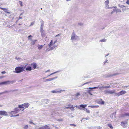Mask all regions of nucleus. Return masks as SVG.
I'll return each mask as SVG.
<instances>
[{"label":"nucleus","mask_w":129,"mask_h":129,"mask_svg":"<svg viewBox=\"0 0 129 129\" xmlns=\"http://www.w3.org/2000/svg\"><path fill=\"white\" fill-rule=\"evenodd\" d=\"M29 104L28 103H26L22 105H19L18 106V108H20V110H21V111H23L25 108L28 107Z\"/></svg>","instance_id":"obj_1"},{"label":"nucleus","mask_w":129,"mask_h":129,"mask_svg":"<svg viewBox=\"0 0 129 129\" xmlns=\"http://www.w3.org/2000/svg\"><path fill=\"white\" fill-rule=\"evenodd\" d=\"M15 81L7 80L0 82V86L2 85H6L9 84H12L15 82Z\"/></svg>","instance_id":"obj_2"},{"label":"nucleus","mask_w":129,"mask_h":129,"mask_svg":"<svg viewBox=\"0 0 129 129\" xmlns=\"http://www.w3.org/2000/svg\"><path fill=\"white\" fill-rule=\"evenodd\" d=\"M49 47L50 48L49 49L48 51L54 49L55 47H56L58 45H56L55 44H53V41L51 40L50 42V43L48 44Z\"/></svg>","instance_id":"obj_3"},{"label":"nucleus","mask_w":129,"mask_h":129,"mask_svg":"<svg viewBox=\"0 0 129 129\" xmlns=\"http://www.w3.org/2000/svg\"><path fill=\"white\" fill-rule=\"evenodd\" d=\"M26 65L24 67H17V73H20L25 71L24 69L25 68Z\"/></svg>","instance_id":"obj_4"},{"label":"nucleus","mask_w":129,"mask_h":129,"mask_svg":"<svg viewBox=\"0 0 129 129\" xmlns=\"http://www.w3.org/2000/svg\"><path fill=\"white\" fill-rule=\"evenodd\" d=\"M78 38V37L77 36L74 32H73L72 34L71 40L72 41L73 40H76Z\"/></svg>","instance_id":"obj_5"},{"label":"nucleus","mask_w":129,"mask_h":129,"mask_svg":"<svg viewBox=\"0 0 129 129\" xmlns=\"http://www.w3.org/2000/svg\"><path fill=\"white\" fill-rule=\"evenodd\" d=\"M121 126L124 128H126L128 125V122L127 120H125L124 121L121 122Z\"/></svg>","instance_id":"obj_6"},{"label":"nucleus","mask_w":129,"mask_h":129,"mask_svg":"<svg viewBox=\"0 0 129 129\" xmlns=\"http://www.w3.org/2000/svg\"><path fill=\"white\" fill-rule=\"evenodd\" d=\"M109 0H107L104 2L105 8L106 9H110V7H109Z\"/></svg>","instance_id":"obj_7"},{"label":"nucleus","mask_w":129,"mask_h":129,"mask_svg":"<svg viewBox=\"0 0 129 129\" xmlns=\"http://www.w3.org/2000/svg\"><path fill=\"white\" fill-rule=\"evenodd\" d=\"M87 106V105L86 104H81L79 106H78L77 105H76L75 107L78 108L79 109L82 110V108L80 107L84 108L86 107Z\"/></svg>","instance_id":"obj_8"},{"label":"nucleus","mask_w":129,"mask_h":129,"mask_svg":"<svg viewBox=\"0 0 129 129\" xmlns=\"http://www.w3.org/2000/svg\"><path fill=\"white\" fill-rule=\"evenodd\" d=\"M126 93L127 92L125 90H122L119 93H116V95L118 96L120 95H122L123 94H124Z\"/></svg>","instance_id":"obj_9"},{"label":"nucleus","mask_w":129,"mask_h":129,"mask_svg":"<svg viewBox=\"0 0 129 129\" xmlns=\"http://www.w3.org/2000/svg\"><path fill=\"white\" fill-rule=\"evenodd\" d=\"M119 7L122 9V10L123 12H124L127 10V9L124 8L126 7V6L123 5L119 4L118 5Z\"/></svg>","instance_id":"obj_10"},{"label":"nucleus","mask_w":129,"mask_h":129,"mask_svg":"<svg viewBox=\"0 0 129 129\" xmlns=\"http://www.w3.org/2000/svg\"><path fill=\"white\" fill-rule=\"evenodd\" d=\"M0 115L7 116L8 115L6 111H0Z\"/></svg>","instance_id":"obj_11"},{"label":"nucleus","mask_w":129,"mask_h":129,"mask_svg":"<svg viewBox=\"0 0 129 129\" xmlns=\"http://www.w3.org/2000/svg\"><path fill=\"white\" fill-rule=\"evenodd\" d=\"M15 109H15V110L14 111H11L9 113L11 114V115L10 116L11 117L16 116V115H14V114H15L16 113V110H15Z\"/></svg>","instance_id":"obj_12"},{"label":"nucleus","mask_w":129,"mask_h":129,"mask_svg":"<svg viewBox=\"0 0 129 129\" xmlns=\"http://www.w3.org/2000/svg\"><path fill=\"white\" fill-rule=\"evenodd\" d=\"M65 90H61L59 91H58L57 90H53L51 91V92L52 93H61L62 92L64 91Z\"/></svg>","instance_id":"obj_13"},{"label":"nucleus","mask_w":129,"mask_h":129,"mask_svg":"<svg viewBox=\"0 0 129 129\" xmlns=\"http://www.w3.org/2000/svg\"><path fill=\"white\" fill-rule=\"evenodd\" d=\"M57 78V77H54L53 78L48 79H46L44 81L46 82V81H51L53 80L56 78Z\"/></svg>","instance_id":"obj_14"},{"label":"nucleus","mask_w":129,"mask_h":129,"mask_svg":"<svg viewBox=\"0 0 129 129\" xmlns=\"http://www.w3.org/2000/svg\"><path fill=\"white\" fill-rule=\"evenodd\" d=\"M49 101V100L48 99L43 100L42 101L43 104H48Z\"/></svg>","instance_id":"obj_15"},{"label":"nucleus","mask_w":129,"mask_h":129,"mask_svg":"<svg viewBox=\"0 0 129 129\" xmlns=\"http://www.w3.org/2000/svg\"><path fill=\"white\" fill-rule=\"evenodd\" d=\"M106 93H109L110 94H112L115 93V90H109L105 91Z\"/></svg>","instance_id":"obj_16"},{"label":"nucleus","mask_w":129,"mask_h":129,"mask_svg":"<svg viewBox=\"0 0 129 129\" xmlns=\"http://www.w3.org/2000/svg\"><path fill=\"white\" fill-rule=\"evenodd\" d=\"M72 107H65V109H70L72 111H74L75 109L74 108L75 107H73V106H72Z\"/></svg>","instance_id":"obj_17"},{"label":"nucleus","mask_w":129,"mask_h":129,"mask_svg":"<svg viewBox=\"0 0 129 129\" xmlns=\"http://www.w3.org/2000/svg\"><path fill=\"white\" fill-rule=\"evenodd\" d=\"M14 90L5 91L3 92L0 93L1 95L5 93H8L11 92H13Z\"/></svg>","instance_id":"obj_18"},{"label":"nucleus","mask_w":129,"mask_h":129,"mask_svg":"<svg viewBox=\"0 0 129 129\" xmlns=\"http://www.w3.org/2000/svg\"><path fill=\"white\" fill-rule=\"evenodd\" d=\"M18 5H20V7H22L23 6L22 2L20 1L18 2Z\"/></svg>","instance_id":"obj_19"},{"label":"nucleus","mask_w":129,"mask_h":129,"mask_svg":"<svg viewBox=\"0 0 129 129\" xmlns=\"http://www.w3.org/2000/svg\"><path fill=\"white\" fill-rule=\"evenodd\" d=\"M37 41L36 40H32L31 41L30 44L31 45H34L35 44V42H36Z\"/></svg>","instance_id":"obj_20"},{"label":"nucleus","mask_w":129,"mask_h":129,"mask_svg":"<svg viewBox=\"0 0 129 129\" xmlns=\"http://www.w3.org/2000/svg\"><path fill=\"white\" fill-rule=\"evenodd\" d=\"M32 70V68L31 66H28L27 67L26 69V70L27 71H30Z\"/></svg>","instance_id":"obj_21"},{"label":"nucleus","mask_w":129,"mask_h":129,"mask_svg":"<svg viewBox=\"0 0 129 129\" xmlns=\"http://www.w3.org/2000/svg\"><path fill=\"white\" fill-rule=\"evenodd\" d=\"M60 71H56L54 72H53V73H51V74H50V75H48V76H47V77H48L49 76H50V75H53V74H55L56 73H58Z\"/></svg>","instance_id":"obj_22"},{"label":"nucleus","mask_w":129,"mask_h":129,"mask_svg":"<svg viewBox=\"0 0 129 129\" xmlns=\"http://www.w3.org/2000/svg\"><path fill=\"white\" fill-rule=\"evenodd\" d=\"M116 115V112L113 113L112 115V116H111V118H114L113 116H114V117H115Z\"/></svg>","instance_id":"obj_23"},{"label":"nucleus","mask_w":129,"mask_h":129,"mask_svg":"<svg viewBox=\"0 0 129 129\" xmlns=\"http://www.w3.org/2000/svg\"><path fill=\"white\" fill-rule=\"evenodd\" d=\"M100 100L101 101H99V103L101 104H104L105 102L103 101H102V100L101 99H100Z\"/></svg>","instance_id":"obj_24"},{"label":"nucleus","mask_w":129,"mask_h":129,"mask_svg":"<svg viewBox=\"0 0 129 129\" xmlns=\"http://www.w3.org/2000/svg\"><path fill=\"white\" fill-rule=\"evenodd\" d=\"M88 107L93 108H97L99 106H88Z\"/></svg>","instance_id":"obj_25"},{"label":"nucleus","mask_w":129,"mask_h":129,"mask_svg":"<svg viewBox=\"0 0 129 129\" xmlns=\"http://www.w3.org/2000/svg\"><path fill=\"white\" fill-rule=\"evenodd\" d=\"M38 47L39 50H40L43 47V45H40L39 44L38 45Z\"/></svg>","instance_id":"obj_26"},{"label":"nucleus","mask_w":129,"mask_h":129,"mask_svg":"<svg viewBox=\"0 0 129 129\" xmlns=\"http://www.w3.org/2000/svg\"><path fill=\"white\" fill-rule=\"evenodd\" d=\"M44 126L45 129H50V127L48 125H46Z\"/></svg>","instance_id":"obj_27"},{"label":"nucleus","mask_w":129,"mask_h":129,"mask_svg":"<svg viewBox=\"0 0 129 129\" xmlns=\"http://www.w3.org/2000/svg\"><path fill=\"white\" fill-rule=\"evenodd\" d=\"M83 110H85L86 112L88 113H89L90 112V111L89 110L87 109L86 108H84V109H83Z\"/></svg>","instance_id":"obj_28"},{"label":"nucleus","mask_w":129,"mask_h":129,"mask_svg":"<svg viewBox=\"0 0 129 129\" xmlns=\"http://www.w3.org/2000/svg\"><path fill=\"white\" fill-rule=\"evenodd\" d=\"M116 13H117L118 12H121V10L119 9H116Z\"/></svg>","instance_id":"obj_29"},{"label":"nucleus","mask_w":129,"mask_h":129,"mask_svg":"<svg viewBox=\"0 0 129 129\" xmlns=\"http://www.w3.org/2000/svg\"><path fill=\"white\" fill-rule=\"evenodd\" d=\"M92 82L91 81H90L89 82H88L85 83H84V84H82L81 85V86H83L84 85H85V84H89V83H91Z\"/></svg>","instance_id":"obj_30"},{"label":"nucleus","mask_w":129,"mask_h":129,"mask_svg":"<svg viewBox=\"0 0 129 129\" xmlns=\"http://www.w3.org/2000/svg\"><path fill=\"white\" fill-rule=\"evenodd\" d=\"M99 86L98 87H89V88L88 89H96L98 87H99Z\"/></svg>","instance_id":"obj_31"},{"label":"nucleus","mask_w":129,"mask_h":129,"mask_svg":"<svg viewBox=\"0 0 129 129\" xmlns=\"http://www.w3.org/2000/svg\"><path fill=\"white\" fill-rule=\"evenodd\" d=\"M32 36L31 35H30L28 37V40H30L31 41L32 40Z\"/></svg>","instance_id":"obj_32"},{"label":"nucleus","mask_w":129,"mask_h":129,"mask_svg":"<svg viewBox=\"0 0 129 129\" xmlns=\"http://www.w3.org/2000/svg\"><path fill=\"white\" fill-rule=\"evenodd\" d=\"M33 66L34 69H35L37 67V64L36 63H33Z\"/></svg>","instance_id":"obj_33"},{"label":"nucleus","mask_w":129,"mask_h":129,"mask_svg":"<svg viewBox=\"0 0 129 129\" xmlns=\"http://www.w3.org/2000/svg\"><path fill=\"white\" fill-rule=\"evenodd\" d=\"M24 129H28V126L27 125H25L23 127Z\"/></svg>","instance_id":"obj_34"},{"label":"nucleus","mask_w":129,"mask_h":129,"mask_svg":"<svg viewBox=\"0 0 129 129\" xmlns=\"http://www.w3.org/2000/svg\"><path fill=\"white\" fill-rule=\"evenodd\" d=\"M41 26L43 27V26L44 25V22L42 20H41Z\"/></svg>","instance_id":"obj_35"},{"label":"nucleus","mask_w":129,"mask_h":129,"mask_svg":"<svg viewBox=\"0 0 129 129\" xmlns=\"http://www.w3.org/2000/svg\"><path fill=\"white\" fill-rule=\"evenodd\" d=\"M4 12H5L6 13H10L8 12V10L6 9L5 8V9H4Z\"/></svg>","instance_id":"obj_36"},{"label":"nucleus","mask_w":129,"mask_h":129,"mask_svg":"<svg viewBox=\"0 0 129 129\" xmlns=\"http://www.w3.org/2000/svg\"><path fill=\"white\" fill-rule=\"evenodd\" d=\"M118 74V73H116V74H113L110 75L109 76V77L113 76H115V75H117Z\"/></svg>","instance_id":"obj_37"},{"label":"nucleus","mask_w":129,"mask_h":129,"mask_svg":"<svg viewBox=\"0 0 129 129\" xmlns=\"http://www.w3.org/2000/svg\"><path fill=\"white\" fill-rule=\"evenodd\" d=\"M108 126H109L111 129H113V127L111 124H109L108 125Z\"/></svg>","instance_id":"obj_38"},{"label":"nucleus","mask_w":129,"mask_h":129,"mask_svg":"<svg viewBox=\"0 0 129 129\" xmlns=\"http://www.w3.org/2000/svg\"><path fill=\"white\" fill-rule=\"evenodd\" d=\"M116 11V9H114L111 12V14H112Z\"/></svg>","instance_id":"obj_39"},{"label":"nucleus","mask_w":129,"mask_h":129,"mask_svg":"<svg viewBox=\"0 0 129 129\" xmlns=\"http://www.w3.org/2000/svg\"><path fill=\"white\" fill-rule=\"evenodd\" d=\"M70 126H73L74 127H75L76 126V125L74 124H70Z\"/></svg>","instance_id":"obj_40"},{"label":"nucleus","mask_w":129,"mask_h":129,"mask_svg":"<svg viewBox=\"0 0 129 129\" xmlns=\"http://www.w3.org/2000/svg\"><path fill=\"white\" fill-rule=\"evenodd\" d=\"M29 123L30 124H32L35 125H36V124L33 123L32 121H29Z\"/></svg>","instance_id":"obj_41"},{"label":"nucleus","mask_w":129,"mask_h":129,"mask_svg":"<svg viewBox=\"0 0 129 129\" xmlns=\"http://www.w3.org/2000/svg\"><path fill=\"white\" fill-rule=\"evenodd\" d=\"M100 41L101 42H105L106 41V39H102L100 40Z\"/></svg>","instance_id":"obj_42"},{"label":"nucleus","mask_w":129,"mask_h":129,"mask_svg":"<svg viewBox=\"0 0 129 129\" xmlns=\"http://www.w3.org/2000/svg\"><path fill=\"white\" fill-rule=\"evenodd\" d=\"M81 95L79 93H78L75 95L76 96L78 97V96H80Z\"/></svg>","instance_id":"obj_43"},{"label":"nucleus","mask_w":129,"mask_h":129,"mask_svg":"<svg viewBox=\"0 0 129 129\" xmlns=\"http://www.w3.org/2000/svg\"><path fill=\"white\" fill-rule=\"evenodd\" d=\"M40 31L41 32H44V31L43 29H40Z\"/></svg>","instance_id":"obj_44"},{"label":"nucleus","mask_w":129,"mask_h":129,"mask_svg":"<svg viewBox=\"0 0 129 129\" xmlns=\"http://www.w3.org/2000/svg\"><path fill=\"white\" fill-rule=\"evenodd\" d=\"M41 35L42 36H44V32H41Z\"/></svg>","instance_id":"obj_45"},{"label":"nucleus","mask_w":129,"mask_h":129,"mask_svg":"<svg viewBox=\"0 0 129 129\" xmlns=\"http://www.w3.org/2000/svg\"><path fill=\"white\" fill-rule=\"evenodd\" d=\"M126 3L127 4L129 5V0H127L126 2Z\"/></svg>","instance_id":"obj_46"},{"label":"nucleus","mask_w":129,"mask_h":129,"mask_svg":"<svg viewBox=\"0 0 129 129\" xmlns=\"http://www.w3.org/2000/svg\"><path fill=\"white\" fill-rule=\"evenodd\" d=\"M78 24L80 26H81L83 25V24L82 23H79Z\"/></svg>","instance_id":"obj_47"},{"label":"nucleus","mask_w":129,"mask_h":129,"mask_svg":"<svg viewBox=\"0 0 129 129\" xmlns=\"http://www.w3.org/2000/svg\"><path fill=\"white\" fill-rule=\"evenodd\" d=\"M125 115L126 116H129V113H126L125 114Z\"/></svg>","instance_id":"obj_48"},{"label":"nucleus","mask_w":129,"mask_h":129,"mask_svg":"<svg viewBox=\"0 0 129 129\" xmlns=\"http://www.w3.org/2000/svg\"><path fill=\"white\" fill-rule=\"evenodd\" d=\"M110 86H107L104 87V88H110Z\"/></svg>","instance_id":"obj_49"},{"label":"nucleus","mask_w":129,"mask_h":129,"mask_svg":"<svg viewBox=\"0 0 129 129\" xmlns=\"http://www.w3.org/2000/svg\"><path fill=\"white\" fill-rule=\"evenodd\" d=\"M39 129H45L44 126H42L41 127H40Z\"/></svg>","instance_id":"obj_50"},{"label":"nucleus","mask_w":129,"mask_h":129,"mask_svg":"<svg viewBox=\"0 0 129 129\" xmlns=\"http://www.w3.org/2000/svg\"><path fill=\"white\" fill-rule=\"evenodd\" d=\"M57 42V40H55L53 43V44H55V43Z\"/></svg>","instance_id":"obj_51"},{"label":"nucleus","mask_w":129,"mask_h":129,"mask_svg":"<svg viewBox=\"0 0 129 129\" xmlns=\"http://www.w3.org/2000/svg\"><path fill=\"white\" fill-rule=\"evenodd\" d=\"M1 73L2 74H5L6 73V72L5 71H3V72H1Z\"/></svg>","instance_id":"obj_52"},{"label":"nucleus","mask_w":129,"mask_h":129,"mask_svg":"<svg viewBox=\"0 0 129 129\" xmlns=\"http://www.w3.org/2000/svg\"><path fill=\"white\" fill-rule=\"evenodd\" d=\"M111 8H110V9H112L113 8H117V7H116V6H113L112 7H110Z\"/></svg>","instance_id":"obj_53"},{"label":"nucleus","mask_w":129,"mask_h":129,"mask_svg":"<svg viewBox=\"0 0 129 129\" xmlns=\"http://www.w3.org/2000/svg\"><path fill=\"white\" fill-rule=\"evenodd\" d=\"M17 113L18 112V111L19 110V109H18V108H17Z\"/></svg>","instance_id":"obj_54"},{"label":"nucleus","mask_w":129,"mask_h":129,"mask_svg":"<svg viewBox=\"0 0 129 129\" xmlns=\"http://www.w3.org/2000/svg\"><path fill=\"white\" fill-rule=\"evenodd\" d=\"M62 120H63L62 119H58L57 120V121H62Z\"/></svg>","instance_id":"obj_55"},{"label":"nucleus","mask_w":129,"mask_h":129,"mask_svg":"<svg viewBox=\"0 0 129 129\" xmlns=\"http://www.w3.org/2000/svg\"><path fill=\"white\" fill-rule=\"evenodd\" d=\"M34 24V22H31V24L30 25V26H32V25H33Z\"/></svg>","instance_id":"obj_56"},{"label":"nucleus","mask_w":129,"mask_h":129,"mask_svg":"<svg viewBox=\"0 0 129 129\" xmlns=\"http://www.w3.org/2000/svg\"><path fill=\"white\" fill-rule=\"evenodd\" d=\"M107 61H108L107 60H105V61L104 62V64H105L107 62Z\"/></svg>","instance_id":"obj_57"},{"label":"nucleus","mask_w":129,"mask_h":129,"mask_svg":"<svg viewBox=\"0 0 129 129\" xmlns=\"http://www.w3.org/2000/svg\"><path fill=\"white\" fill-rule=\"evenodd\" d=\"M50 71V70L49 69V70H47L45 72V73H46V72H49Z\"/></svg>","instance_id":"obj_58"},{"label":"nucleus","mask_w":129,"mask_h":129,"mask_svg":"<svg viewBox=\"0 0 129 129\" xmlns=\"http://www.w3.org/2000/svg\"><path fill=\"white\" fill-rule=\"evenodd\" d=\"M0 8L1 9H2V10H3V11H4V9H5V8H2V7H0Z\"/></svg>","instance_id":"obj_59"},{"label":"nucleus","mask_w":129,"mask_h":129,"mask_svg":"<svg viewBox=\"0 0 129 129\" xmlns=\"http://www.w3.org/2000/svg\"><path fill=\"white\" fill-rule=\"evenodd\" d=\"M4 77V76H0V79Z\"/></svg>","instance_id":"obj_60"},{"label":"nucleus","mask_w":129,"mask_h":129,"mask_svg":"<svg viewBox=\"0 0 129 129\" xmlns=\"http://www.w3.org/2000/svg\"><path fill=\"white\" fill-rule=\"evenodd\" d=\"M60 35V34H58V35H56L55 37H57L58 36H59Z\"/></svg>","instance_id":"obj_61"},{"label":"nucleus","mask_w":129,"mask_h":129,"mask_svg":"<svg viewBox=\"0 0 129 129\" xmlns=\"http://www.w3.org/2000/svg\"><path fill=\"white\" fill-rule=\"evenodd\" d=\"M16 67L15 68V71H14V72H15V73H16Z\"/></svg>","instance_id":"obj_62"},{"label":"nucleus","mask_w":129,"mask_h":129,"mask_svg":"<svg viewBox=\"0 0 129 129\" xmlns=\"http://www.w3.org/2000/svg\"><path fill=\"white\" fill-rule=\"evenodd\" d=\"M22 18V17H19V18L18 19V20H19L20 19H21Z\"/></svg>","instance_id":"obj_63"},{"label":"nucleus","mask_w":129,"mask_h":129,"mask_svg":"<svg viewBox=\"0 0 129 129\" xmlns=\"http://www.w3.org/2000/svg\"><path fill=\"white\" fill-rule=\"evenodd\" d=\"M109 55V54H107V55H106L105 57L108 56Z\"/></svg>","instance_id":"obj_64"}]
</instances>
